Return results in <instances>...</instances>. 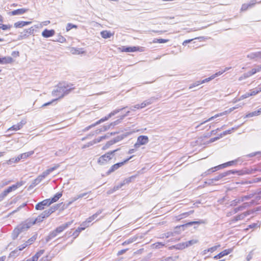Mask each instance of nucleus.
<instances>
[{"label": "nucleus", "mask_w": 261, "mask_h": 261, "mask_svg": "<svg viewBox=\"0 0 261 261\" xmlns=\"http://www.w3.org/2000/svg\"><path fill=\"white\" fill-rule=\"evenodd\" d=\"M235 109H236L235 107H233V108H230L229 109H228V110H227L226 111H225L224 112H223L222 113L216 114L215 116H212L211 118H210L207 121H210V120L213 119L215 118H217V117H220V116H223V115H227V114L230 113L232 111H233Z\"/></svg>", "instance_id": "nucleus-13"}, {"label": "nucleus", "mask_w": 261, "mask_h": 261, "mask_svg": "<svg viewBox=\"0 0 261 261\" xmlns=\"http://www.w3.org/2000/svg\"><path fill=\"white\" fill-rule=\"evenodd\" d=\"M32 153L29 152H25L21 154L18 157V159L19 160L20 158L21 159H26L30 155L32 154Z\"/></svg>", "instance_id": "nucleus-45"}, {"label": "nucleus", "mask_w": 261, "mask_h": 261, "mask_svg": "<svg viewBox=\"0 0 261 261\" xmlns=\"http://www.w3.org/2000/svg\"><path fill=\"white\" fill-rule=\"evenodd\" d=\"M162 261H172L171 257H168L162 260Z\"/></svg>", "instance_id": "nucleus-62"}, {"label": "nucleus", "mask_w": 261, "mask_h": 261, "mask_svg": "<svg viewBox=\"0 0 261 261\" xmlns=\"http://www.w3.org/2000/svg\"><path fill=\"white\" fill-rule=\"evenodd\" d=\"M24 182L23 181H21L20 182H17L16 184H15V185L17 186V189L18 187L22 186L24 184Z\"/></svg>", "instance_id": "nucleus-58"}, {"label": "nucleus", "mask_w": 261, "mask_h": 261, "mask_svg": "<svg viewBox=\"0 0 261 261\" xmlns=\"http://www.w3.org/2000/svg\"><path fill=\"white\" fill-rule=\"evenodd\" d=\"M55 34V32L54 30H48L47 29H45L42 32V36L45 38H48L53 36Z\"/></svg>", "instance_id": "nucleus-15"}, {"label": "nucleus", "mask_w": 261, "mask_h": 261, "mask_svg": "<svg viewBox=\"0 0 261 261\" xmlns=\"http://www.w3.org/2000/svg\"><path fill=\"white\" fill-rule=\"evenodd\" d=\"M260 112H261V109H260L258 111H254V112L250 113L246 115V117H253V116H257L259 114Z\"/></svg>", "instance_id": "nucleus-37"}, {"label": "nucleus", "mask_w": 261, "mask_h": 261, "mask_svg": "<svg viewBox=\"0 0 261 261\" xmlns=\"http://www.w3.org/2000/svg\"><path fill=\"white\" fill-rule=\"evenodd\" d=\"M25 124V121L23 120L21 121L20 122L16 124L12 125L11 127H9L8 129V131L9 130H14L17 131L20 129Z\"/></svg>", "instance_id": "nucleus-10"}, {"label": "nucleus", "mask_w": 261, "mask_h": 261, "mask_svg": "<svg viewBox=\"0 0 261 261\" xmlns=\"http://www.w3.org/2000/svg\"><path fill=\"white\" fill-rule=\"evenodd\" d=\"M43 178L42 177V176L41 175H39L38 176L37 178H36L33 181V184L34 185H38L39 183H40L41 182V181L43 179Z\"/></svg>", "instance_id": "nucleus-44"}, {"label": "nucleus", "mask_w": 261, "mask_h": 261, "mask_svg": "<svg viewBox=\"0 0 261 261\" xmlns=\"http://www.w3.org/2000/svg\"><path fill=\"white\" fill-rule=\"evenodd\" d=\"M250 97L249 94L248 93H247L245 94H243L241 95L238 99H236L235 100V102L240 101L241 100H243L244 99L247 98L248 97Z\"/></svg>", "instance_id": "nucleus-42"}, {"label": "nucleus", "mask_w": 261, "mask_h": 261, "mask_svg": "<svg viewBox=\"0 0 261 261\" xmlns=\"http://www.w3.org/2000/svg\"><path fill=\"white\" fill-rule=\"evenodd\" d=\"M202 223H204V221L202 220L198 221H192V222L187 223L185 225H182V227L186 226L188 225H192L194 224H202Z\"/></svg>", "instance_id": "nucleus-36"}, {"label": "nucleus", "mask_w": 261, "mask_h": 261, "mask_svg": "<svg viewBox=\"0 0 261 261\" xmlns=\"http://www.w3.org/2000/svg\"><path fill=\"white\" fill-rule=\"evenodd\" d=\"M193 213V211H191L189 212H186V213H182V214L179 215L177 217V218L178 220H180L181 219L186 218L187 217H188L189 215H190L191 214H192Z\"/></svg>", "instance_id": "nucleus-27"}, {"label": "nucleus", "mask_w": 261, "mask_h": 261, "mask_svg": "<svg viewBox=\"0 0 261 261\" xmlns=\"http://www.w3.org/2000/svg\"><path fill=\"white\" fill-rule=\"evenodd\" d=\"M62 196V193H57L51 199H49L50 204L57 201Z\"/></svg>", "instance_id": "nucleus-24"}, {"label": "nucleus", "mask_w": 261, "mask_h": 261, "mask_svg": "<svg viewBox=\"0 0 261 261\" xmlns=\"http://www.w3.org/2000/svg\"><path fill=\"white\" fill-rule=\"evenodd\" d=\"M11 28V25L7 24H1L0 29L3 30H9Z\"/></svg>", "instance_id": "nucleus-46"}, {"label": "nucleus", "mask_w": 261, "mask_h": 261, "mask_svg": "<svg viewBox=\"0 0 261 261\" xmlns=\"http://www.w3.org/2000/svg\"><path fill=\"white\" fill-rule=\"evenodd\" d=\"M115 191H115V190H114V188H113L112 189H110V190H108V191H107V194H112L113 193H114V192H115Z\"/></svg>", "instance_id": "nucleus-63"}, {"label": "nucleus", "mask_w": 261, "mask_h": 261, "mask_svg": "<svg viewBox=\"0 0 261 261\" xmlns=\"http://www.w3.org/2000/svg\"><path fill=\"white\" fill-rule=\"evenodd\" d=\"M148 142V138L146 136H140L138 138L137 143L140 145H144Z\"/></svg>", "instance_id": "nucleus-16"}, {"label": "nucleus", "mask_w": 261, "mask_h": 261, "mask_svg": "<svg viewBox=\"0 0 261 261\" xmlns=\"http://www.w3.org/2000/svg\"><path fill=\"white\" fill-rule=\"evenodd\" d=\"M249 6L248 4H244L242 5L241 11H245L249 9Z\"/></svg>", "instance_id": "nucleus-49"}, {"label": "nucleus", "mask_w": 261, "mask_h": 261, "mask_svg": "<svg viewBox=\"0 0 261 261\" xmlns=\"http://www.w3.org/2000/svg\"><path fill=\"white\" fill-rule=\"evenodd\" d=\"M14 62L13 59L9 56L0 57V64H11Z\"/></svg>", "instance_id": "nucleus-12"}, {"label": "nucleus", "mask_w": 261, "mask_h": 261, "mask_svg": "<svg viewBox=\"0 0 261 261\" xmlns=\"http://www.w3.org/2000/svg\"><path fill=\"white\" fill-rule=\"evenodd\" d=\"M37 234L34 235L30 239H29L27 242H25L28 245L32 244L36 239Z\"/></svg>", "instance_id": "nucleus-39"}, {"label": "nucleus", "mask_w": 261, "mask_h": 261, "mask_svg": "<svg viewBox=\"0 0 261 261\" xmlns=\"http://www.w3.org/2000/svg\"><path fill=\"white\" fill-rule=\"evenodd\" d=\"M250 204L249 202H245L242 205L236 207L233 210V213L236 214L239 211H242L245 210L246 207L250 206Z\"/></svg>", "instance_id": "nucleus-14"}, {"label": "nucleus", "mask_w": 261, "mask_h": 261, "mask_svg": "<svg viewBox=\"0 0 261 261\" xmlns=\"http://www.w3.org/2000/svg\"><path fill=\"white\" fill-rule=\"evenodd\" d=\"M102 210H98L95 214H93L91 216L94 219H95L98 215H99L102 213Z\"/></svg>", "instance_id": "nucleus-51"}, {"label": "nucleus", "mask_w": 261, "mask_h": 261, "mask_svg": "<svg viewBox=\"0 0 261 261\" xmlns=\"http://www.w3.org/2000/svg\"><path fill=\"white\" fill-rule=\"evenodd\" d=\"M87 226H82V227H78L76 230L77 232H80L82 230H84Z\"/></svg>", "instance_id": "nucleus-57"}, {"label": "nucleus", "mask_w": 261, "mask_h": 261, "mask_svg": "<svg viewBox=\"0 0 261 261\" xmlns=\"http://www.w3.org/2000/svg\"><path fill=\"white\" fill-rule=\"evenodd\" d=\"M257 72H259V70L258 68H253L251 70V71L250 72V75H253L256 73Z\"/></svg>", "instance_id": "nucleus-55"}, {"label": "nucleus", "mask_w": 261, "mask_h": 261, "mask_svg": "<svg viewBox=\"0 0 261 261\" xmlns=\"http://www.w3.org/2000/svg\"><path fill=\"white\" fill-rule=\"evenodd\" d=\"M58 167V166H55L53 167L50 168L45 171H44L42 174L40 175L42 176L43 178H44L45 177H46L48 175H49L51 172H52L53 171L56 170Z\"/></svg>", "instance_id": "nucleus-20"}, {"label": "nucleus", "mask_w": 261, "mask_h": 261, "mask_svg": "<svg viewBox=\"0 0 261 261\" xmlns=\"http://www.w3.org/2000/svg\"><path fill=\"white\" fill-rule=\"evenodd\" d=\"M253 196L254 195L253 194H249L248 195L242 196L239 198L240 201H241V202H242L244 201L245 200H249V199H251V198H252L253 197Z\"/></svg>", "instance_id": "nucleus-33"}, {"label": "nucleus", "mask_w": 261, "mask_h": 261, "mask_svg": "<svg viewBox=\"0 0 261 261\" xmlns=\"http://www.w3.org/2000/svg\"><path fill=\"white\" fill-rule=\"evenodd\" d=\"M139 105H140V108L141 109H142L146 106V103L145 102H144L141 103V104H139Z\"/></svg>", "instance_id": "nucleus-64"}, {"label": "nucleus", "mask_w": 261, "mask_h": 261, "mask_svg": "<svg viewBox=\"0 0 261 261\" xmlns=\"http://www.w3.org/2000/svg\"><path fill=\"white\" fill-rule=\"evenodd\" d=\"M28 246V245L27 244V243L26 242H25L24 244H23L21 245H20V246H19L18 247V248L20 251H21Z\"/></svg>", "instance_id": "nucleus-53"}, {"label": "nucleus", "mask_w": 261, "mask_h": 261, "mask_svg": "<svg viewBox=\"0 0 261 261\" xmlns=\"http://www.w3.org/2000/svg\"><path fill=\"white\" fill-rule=\"evenodd\" d=\"M197 242V240H190L189 241L186 242L185 243L183 244L182 245L184 246V248L189 247L191 245H192L194 244H196Z\"/></svg>", "instance_id": "nucleus-31"}, {"label": "nucleus", "mask_w": 261, "mask_h": 261, "mask_svg": "<svg viewBox=\"0 0 261 261\" xmlns=\"http://www.w3.org/2000/svg\"><path fill=\"white\" fill-rule=\"evenodd\" d=\"M123 164H114L111 168L106 172V175H108L112 172L118 169Z\"/></svg>", "instance_id": "nucleus-23"}, {"label": "nucleus", "mask_w": 261, "mask_h": 261, "mask_svg": "<svg viewBox=\"0 0 261 261\" xmlns=\"http://www.w3.org/2000/svg\"><path fill=\"white\" fill-rule=\"evenodd\" d=\"M231 164H219L218 166H217L214 168H212L209 169L207 172L208 173L211 172H214L216 171L219 170L220 169H223L224 168L227 167L229 165H231Z\"/></svg>", "instance_id": "nucleus-18"}, {"label": "nucleus", "mask_w": 261, "mask_h": 261, "mask_svg": "<svg viewBox=\"0 0 261 261\" xmlns=\"http://www.w3.org/2000/svg\"><path fill=\"white\" fill-rule=\"evenodd\" d=\"M229 69V68H226L223 70L220 71L219 72H216V73H215L213 75H211L209 77L206 78V79H204L203 80L201 81H202V83L203 84L204 83L208 82L211 81L212 80L215 79L217 76H219V75L222 74L224 72H225L226 70H228Z\"/></svg>", "instance_id": "nucleus-9"}, {"label": "nucleus", "mask_w": 261, "mask_h": 261, "mask_svg": "<svg viewBox=\"0 0 261 261\" xmlns=\"http://www.w3.org/2000/svg\"><path fill=\"white\" fill-rule=\"evenodd\" d=\"M58 207V205H54L45 211L47 214L49 216L50 215H51L53 213H54V212L56 211V210H57Z\"/></svg>", "instance_id": "nucleus-29"}, {"label": "nucleus", "mask_w": 261, "mask_h": 261, "mask_svg": "<svg viewBox=\"0 0 261 261\" xmlns=\"http://www.w3.org/2000/svg\"><path fill=\"white\" fill-rule=\"evenodd\" d=\"M165 244L163 242H156L154 244H152L151 245V247L152 249H158L162 248L165 246Z\"/></svg>", "instance_id": "nucleus-25"}, {"label": "nucleus", "mask_w": 261, "mask_h": 261, "mask_svg": "<svg viewBox=\"0 0 261 261\" xmlns=\"http://www.w3.org/2000/svg\"><path fill=\"white\" fill-rule=\"evenodd\" d=\"M115 151V150L109 152L100 156L98 160L99 163H106L111 162L115 157L114 155V152Z\"/></svg>", "instance_id": "nucleus-4"}, {"label": "nucleus", "mask_w": 261, "mask_h": 261, "mask_svg": "<svg viewBox=\"0 0 261 261\" xmlns=\"http://www.w3.org/2000/svg\"><path fill=\"white\" fill-rule=\"evenodd\" d=\"M29 11L27 8H21L17 10H13L9 13L11 15H22Z\"/></svg>", "instance_id": "nucleus-11"}, {"label": "nucleus", "mask_w": 261, "mask_h": 261, "mask_svg": "<svg viewBox=\"0 0 261 261\" xmlns=\"http://www.w3.org/2000/svg\"><path fill=\"white\" fill-rule=\"evenodd\" d=\"M74 88L70 87L68 85L66 86H61L57 89V92H62L63 94L60 96V98L63 97L65 94H68Z\"/></svg>", "instance_id": "nucleus-6"}, {"label": "nucleus", "mask_w": 261, "mask_h": 261, "mask_svg": "<svg viewBox=\"0 0 261 261\" xmlns=\"http://www.w3.org/2000/svg\"><path fill=\"white\" fill-rule=\"evenodd\" d=\"M49 216L47 214L46 211H44V212H43L41 215L39 216V218H41V219H44V218H47ZM39 220H40V218H39Z\"/></svg>", "instance_id": "nucleus-47"}, {"label": "nucleus", "mask_w": 261, "mask_h": 261, "mask_svg": "<svg viewBox=\"0 0 261 261\" xmlns=\"http://www.w3.org/2000/svg\"><path fill=\"white\" fill-rule=\"evenodd\" d=\"M16 189H17V186H15V185H13L12 186L9 187L3 192V193L2 194V197L6 196L8 195V194H9L12 191L15 190Z\"/></svg>", "instance_id": "nucleus-19"}, {"label": "nucleus", "mask_w": 261, "mask_h": 261, "mask_svg": "<svg viewBox=\"0 0 261 261\" xmlns=\"http://www.w3.org/2000/svg\"><path fill=\"white\" fill-rule=\"evenodd\" d=\"M169 41L168 39H155L152 41L153 43H164Z\"/></svg>", "instance_id": "nucleus-35"}, {"label": "nucleus", "mask_w": 261, "mask_h": 261, "mask_svg": "<svg viewBox=\"0 0 261 261\" xmlns=\"http://www.w3.org/2000/svg\"><path fill=\"white\" fill-rule=\"evenodd\" d=\"M241 202V201H240V198H237V199H236L232 201H231L230 202V206H236L238 203H240Z\"/></svg>", "instance_id": "nucleus-43"}, {"label": "nucleus", "mask_w": 261, "mask_h": 261, "mask_svg": "<svg viewBox=\"0 0 261 261\" xmlns=\"http://www.w3.org/2000/svg\"><path fill=\"white\" fill-rule=\"evenodd\" d=\"M12 55L15 57H18L19 53L18 51H14L12 53Z\"/></svg>", "instance_id": "nucleus-59"}, {"label": "nucleus", "mask_w": 261, "mask_h": 261, "mask_svg": "<svg viewBox=\"0 0 261 261\" xmlns=\"http://www.w3.org/2000/svg\"><path fill=\"white\" fill-rule=\"evenodd\" d=\"M232 129H233V128H232L231 129H230V130H226V131L224 132L223 133L221 134L220 135L219 137H215V138L211 139V142H214V141L220 139V138H222L223 136H224L225 135L230 134L231 133V130Z\"/></svg>", "instance_id": "nucleus-26"}, {"label": "nucleus", "mask_w": 261, "mask_h": 261, "mask_svg": "<svg viewBox=\"0 0 261 261\" xmlns=\"http://www.w3.org/2000/svg\"><path fill=\"white\" fill-rule=\"evenodd\" d=\"M94 219L93 218L92 216L89 217L88 218L86 219L85 221L83 222V223L81 224V226H85L88 227L89 226V224L90 222H91Z\"/></svg>", "instance_id": "nucleus-30"}, {"label": "nucleus", "mask_w": 261, "mask_h": 261, "mask_svg": "<svg viewBox=\"0 0 261 261\" xmlns=\"http://www.w3.org/2000/svg\"><path fill=\"white\" fill-rule=\"evenodd\" d=\"M38 219L37 218L34 221H32L31 220H27V221H24V222L18 225L17 226V227H16L13 231V232L12 233V239L13 240H15L18 237V236H19V234L20 233L27 230L33 225L35 224L36 221Z\"/></svg>", "instance_id": "nucleus-1"}, {"label": "nucleus", "mask_w": 261, "mask_h": 261, "mask_svg": "<svg viewBox=\"0 0 261 261\" xmlns=\"http://www.w3.org/2000/svg\"><path fill=\"white\" fill-rule=\"evenodd\" d=\"M79 199L78 198V197L77 195L75 196L74 197H72L71 199H70V201H69V202L67 204V206H69L71 204H72L73 202Z\"/></svg>", "instance_id": "nucleus-48"}, {"label": "nucleus", "mask_w": 261, "mask_h": 261, "mask_svg": "<svg viewBox=\"0 0 261 261\" xmlns=\"http://www.w3.org/2000/svg\"><path fill=\"white\" fill-rule=\"evenodd\" d=\"M50 204L49 199H46L38 203L35 206V208L37 210H43L44 209L45 206H49Z\"/></svg>", "instance_id": "nucleus-8"}, {"label": "nucleus", "mask_w": 261, "mask_h": 261, "mask_svg": "<svg viewBox=\"0 0 261 261\" xmlns=\"http://www.w3.org/2000/svg\"><path fill=\"white\" fill-rule=\"evenodd\" d=\"M137 238L136 237H133L132 238L128 239V240H126L125 241H124L122 243V245H126L129 244L130 243H132L135 242L137 240Z\"/></svg>", "instance_id": "nucleus-28"}, {"label": "nucleus", "mask_w": 261, "mask_h": 261, "mask_svg": "<svg viewBox=\"0 0 261 261\" xmlns=\"http://www.w3.org/2000/svg\"><path fill=\"white\" fill-rule=\"evenodd\" d=\"M123 186H124V183L121 182L117 186H115L114 187V190L117 191L118 189H119L120 188H121Z\"/></svg>", "instance_id": "nucleus-54"}, {"label": "nucleus", "mask_w": 261, "mask_h": 261, "mask_svg": "<svg viewBox=\"0 0 261 261\" xmlns=\"http://www.w3.org/2000/svg\"><path fill=\"white\" fill-rule=\"evenodd\" d=\"M258 226L257 223H253L249 225L250 228H255Z\"/></svg>", "instance_id": "nucleus-61"}, {"label": "nucleus", "mask_w": 261, "mask_h": 261, "mask_svg": "<svg viewBox=\"0 0 261 261\" xmlns=\"http://www.w3.org/2000/svg\"><path fill=\"white\" fill-rule=\"evenodd\" d=\"M119 49L122 52H136V51H142L143 50L142 48L138 46H133V47H125L122 46L119 48Z\"/></svg>", "instance_id": "nucleus-7"}, {"label": "nucleus", "mask_w": 261, "mask_h": 261, "mask_svg": "<svg viewBox=\"0 0 261 261\" xmlns=\"http://www.w3.org/2000/svg\"><path fill=\"white\" fill-rule=\"evenodd\" d=\"M235 173H237L238 175H244L246 174H252L253 173V170H229L226 172H223L218 176H216L214 178L210 180L209 184H211L213 183V181H218L219 179H221L222 178L225 177L228 175H229L230 173L234 174Z\"/></svg>", "instance_id": "nucleus-2"}, {"label": "nucleus", "mask_w": 261, "mask_h": 261, "mask_svg": "<svg viewBox=\"0 0 261 261\" xmlns=\"http://www.w3.org/2000/svg\"><path fill=\"white\" fill-rule=\"evenodd\" d=\"M77 28V25H76L75 24H73L71 23H68L67 24L66 30V31L68 32V31H70V30H71L72 29H76Z\"/></svg>", "instance_id": "nucleus-40"}, {"label": "nucleus", "mask_w": 261, "mask_h": 261, "mask_svg": "<svg viewBox=\"0 0 261 261\" xmlns=\"http://www.w3.org/2000/svg\"><path fill=\"white\" fill-rule=\"evenodd\" d=\"M135 177V176H132L129 177L125 179L122 182L124 183V185H125L126 184H128L130 182L132 179H134Z\"/></svg>", "instance_id": "nucleus-41"}, {"label": "nucleus", "mask_w": 261, "mask_h": 261, "mask_svg": "<svg viewBox=\"0 0 261 261\" xmlns=\"http://www.w3.org/2000/svg\"><path fill=\"white\" fill-rule=\"evenodd\" d=\"M19 251L20 250L18 249V248H16L14 250L11 251L9 254V257H15L19 254Z\"/></svg>", "instance_id": "nucleus-32"}, {"label": "nucleus", "mask_w": 261, "mask_h": 261, "mask_svg": "<svg viewBox=\"0 0 261 261\" xmlns=\"http://www.w3.org/2000/svg\"><path fill=\"white\" fill-rule=\"evenodd\" d=\"M261 199V198L259 197V196L257 194L254 199L252 200L251 201H250L249 203L250 204V205H252L254 204H257L258 201Z\"/></svg>", "instance_id": "nucleus-34"}, {"label": "nucleus", "mask_w": 261, "mask_h": 261, "mask_svg": "<svg viewBox=\"0 0 261 261\" xmlns=\"http://www.w3.org/2000/svg\"><path fill=\"white\" fill-rule=\"evenodd\" d=\"M257 2L255 0L251 1L248 4L249 8H252L256 4H257Z\"/></svg>", "instance_id": "nucleus-52"}, {"label": "nucleus", "mask_w": 261, "mask_h": 261, "mask_svg": "<svg viewBox=\"0 0 261 261\" xmlns=\"http://www.w3.org/2000/svg\"><path fill=\"white\" fill-rule=\"evenodd\" d=\"M219 246H220V245L215 246H213L212 247H211V248H208V249H207V252H213L215 250H216L218 248V247H219Z\"/></svg>", "instance_id": "nucleus-50"}, {"label": "nucleus", "mask_w": 261, "mask_h": 261, "mask_svg": "<svg viewBox=\"0 0 261 261\" xmlns=\"http://www.w3.org/2000/svg\"><path fill=\"white\" fill-rule=\"evenodd\" d=\"M261 92V87L257 88L256 90H251L250 93H248L249 94V96H253L255 95L256 94H258L259 92Z\"/></svg>", "instance_id": "nucleus-38"}, {"label": "nucleus", "mask_w": 261, "mask_h": 261, "mask_svg": "<svg viewBox=\"0 0 261 261\" xmlns=\"http://www.w3.org/2000/svg\"><path fill=\"white\" fill-rule=\"evenodd\" d=\"M232 251L231 249H228L223 250V251L219 253L218 254L214 256V258L216 259H217L218 258H220L222 257H223L225 255H228L230 253H231Z\"/></svg>", "instance_id": "nucleus-17"}, {"label": "nucleus", "mask_w": 261, "mask_h": 261, "mask_svg": "<svg viewBox=\"0 0 261 261\" xmlns=\"http://www.w3.org/2000/svg\"><path fill=\"white\" fill-rule=\"evenodd\" d=\"M73 221L67 222L59 227H57L55 230L50 232L49 234L45 238L46 242H48L51 240L56 237L59 233L63 232L65 229L67 228L72 223Z\"/></svg>", "instance_id": "nucleus-3"}, {"label": "nucleus", "mask_w": 261, "mask_h": 261, "mask_svg": "<svg viewBox=\"0 0 261 261\" xmlns=\"http://www.w3.org/2000/svg\"><path fill=\"white\" fill-rule=\"evenodd\" d=\"M44 252V250H41L39 251H38L37 253H36L35 255H37V256L39 258L41 255H42Z\"/></svg>", "instance_id": "nucleus-56"}, {"label": "nucleus", "mask_w": 261, "mask_h": 261, "mask_svg": "<svg viewBox=\"0 0 261 261\" xmlns=\"http://www.w3.org/2000/svg\"><path fill=\"white\" fill-rule=\"evenodd\" d=\"M100 34L101 37L105 39L110 38L114 35V33H112L108 31H103L101 32Z\"/></svg>", "instance_id": "nucleus-22"}, {"label": "nucleus", "mask_w": 261, "mask_h": 261, "mask_svg": "<svg viewBox=\"0 0 261 261\" xmlns=\"http://www.w3.org/2000/svg\"><path fill=\"white\" fill-rule=\"evenodd\" d=\"M57 99H53L52 101H50V102H46V103H45L44 104H43L42 105V107H45V106H47L48 105H49L50 104H51L53 102L57 100Z\"/></svg>", "instance_id": "nucleus-60"}, {"label": "nucleus", "mask_w": 261, "mask_h": 261, "mask_svg": "<svg viewBox=\"0 0 261 261\" xmlns=\"http://www.w3.org/2000/svg\"><path fill=\"white\" fill-rule=\"evenodd\" d=\"M31 23V21H18L14 23V26L16 28H21L24 26L30 24Z\"/></svg>", "instance_id": "nucleus-21"}, {"label": "nucleus", "mask_w": 261, "mask_h": 261, "mask_svg": "<svg viewBox=\"0 0 261 261\" xmlns=\"http://www.w3.org/2000/svg\"><path fill=\"white\" fill-rule=\"evenodd\" d=\"M254 213V210H248L246 211L240 215H238L235 217H234L231 220L230 224H232V223L243 220L245 217L248 216L249 215H251Z\"/></svg>", "instance_id": "nucleus-5"}]
</instances>
